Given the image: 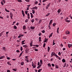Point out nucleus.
<instances>
[{
    "instance_id": "f257e3e1",
    "label": "nucleus",
    "mask_w": 72,
    "mask_h": 72,
    "mask_svg": "<svg viewBox=\"0 0 72 72\" xmlns=\"http://www.w3.org/2000/svg\"><path fill=\"white\" fill-rule=\"evenodd\" d=\"M51 55H53L54 56H55V57H56V58H59V56L57 55L54 52H51Z\"/></svg>"
},
{
    "instance_id": "f03ea898",
    "label": "nucleus",
    "mask_w": 72,
    "mask_h": 72,
    "mask_svg": "<svg viewBox=\"0 0 72 72\" xmlns=\"http://www.w3.org/2000/svg\"><path fill=\"white\" fill-rule=\"evenodd\" d=\"M22 13L23 17H24V16H25V14H24V11H23V10L22 11Z\"/></svg>"
},
{
    "instance_id": "7ed1b4c3",
    "label": "nucleus",
    "mask_w": 72,
    "mask_h": 72,
    "mask_svg": "<svg viewBox=\"0 0 72 72\" xmlns=\"http://www.w3.org/2000/svg\"><path fill=\"white\" fill-rule=\"evenodd\" d=\"M10 18H11V19H13V18H12V17H13V14H12V13H10Z\"/></svg>"
},
{
    "instance_id": "20e7f679",
    "label": "nucleus",
    "mask_w": 72,
    "mask_h": 72,
    "mask_svg": "<svg viewBox=\"0 0 72 72\" xmlns=\"http://www.w3.org/2000/svg\"><path fill=\"white\" fill-rule=\"evenodd\" d=\"M25 53L26 54H28V48H26L25 50Z\"/></svg>"
},
{
    "instance_id": "39448f33",
    "label": "nucleus",
    "mask_w": 72,
    "mask_h": 72,
    "mask_svg": "<svg viewBox=\"0 0 72 72\" xmlns=\"http://www.w3.org/2000/svg\"><path fill=\"white\" fill-rule=\"evenodd\" d=\"M53 22V20H51L50 22V23L49 24V25H51V24H52Z\"/></svg>"
},
{
    "instance_id": "423d86ee",
    "label": "nucleus",
    "mask_w": 72,
    "mask_h": 72,
    "mask_svg": "<svg viewBox=\"0 0 72 72\" xmlns=\"http://www.w3.org/2000/svg\"><path fill=\"white\" fill-rule=\"evenodd\" d=\"M25 40L22 41L21 42V44L24 45V44H25V43L24 42H25Z\"/></svg>"
},
{
    "instance_id": "0eeeda50",
    "label": "nucleus",
    "mask_w": 72,
    "mask_h": 72,
    "mask_svg": "<svg viewBox=\"0 0 72 72\" xmlns=\"http://www.w3.org/2000/svg\"><path fill=\"white\" fill-rule=\"evenodd\" d=\"M37 6H35V7H34L33 8H32V9H33V10H36V9H37Z\"/></svg>"
},
{
    "instance_id": "6e6552de",
    "label": "nucleus",
    "mask_w": 72,
    "mask_h": 72,
    "mask_svg": "<svg viewBox=\"0 0 72 72\" xmlns=\"http://www.w3.org/2000/svg\"><path fill=\"white\" fill-rule=\"evenodd\" d=\"M30 28L31 30H34V29L35 28V26H30Z\"/></svg>"
},
{
    "instance_id": "1a4fd4ad",
    "label": "nucleus",
    "mask_w": 72,
    "mask_h": 72,
    "mask_svg": "<svg viewBox=\"0 0 72 72\" xmlns=\"http://www.w3.org/2000/svg\"><path fill=\"white\" fill-rule=\"evenodd\" d=\"M27 15H28V19H30V15L29 13H28L27 14Z\"/></svg>"
},
{
    "instance_id": "9d476101",
    "label": "nucleus",
    "mask_w": 72,
    "mask_h": 72,
    "mask_svg": "<svg viewBox=\"0 0 72 72\" xmlns=\"http://www.w3.org/2000/svg\"><path fill=\"white\" fill-rule=\"evenodd\" d=\"M70 33L69 32V31H67L66 32V34L67 35H69Z\"/></svg>"
},
{
    "instance_id": "9b49d317",
    "label": "nucleus",
    "mask_w": 72,
    "mask_h": 72,
    "mask_svg": "<svg viewBox=\"0 0 72 72\" xmlns=\"http://www.w3.org/2000/svg\"><path fill=\"white\" fill-rule=\"evenodd\" d=\"M40 65H42V60H40Z\"/></svg>"
},
{
    "instance_id": "f8f14e48",
    "label": "nucleus",
    "mask_w": 72,
    "mask_h": 72,
    "mask_svg": "<svg viewBox=\"0 0 72 72\" xmlns=\"http://www.w3.org/2000/svg\"><path fill=\"white\" fill-rule=\"evenodd\" d=\"M21 66H23V65H24V62H21Z\"/></svg>"
},
{
    "instance_id": "ddd939ff",
    "label": "nucleus",
    "mask_w": 72,
    "mask_h": 72,
    "mask_svg": "<svg viewBox=\"0 0 72 72\" xmlns=\"http://www.w3.org/2000/svg\"><path fill=\"white\" fill-rule=\"evenodd\" d=\"M62 62L64 63H65L66 62V60L64 59L63 58L62 60Z\"/></svg>"
},
{
    "instance_id": "4468645a",
    "label": "nucleus",
    "mask_w": 72,
    "mask_h": 72,
    "mask_svg": "<svg viewBox=\"0 0 72 72\" xmlns=\"http://www.w3.org/2000/svg\"><path fill=\"white\" fill-rule=\"evenodd\" d=\"M50 50V47H48V52H49Z\"/></svg>"
},
{
    "instance_id": "2eb2a0df",
    "label": "nucleus",
    "mask_w": 72,
    "mask_h": 72,
    "mask_svg": "<svg viewBox=\"0 0 72 72\" xmlns=\"http://www.w3.org/2000/svg\"><path fill=\"white\" fill-rule=\"evenodd\" d=\"M5 58L4 56H2L1 57H0V59H3V58Z\"/></svg>"
},
{
    "instance_id": "dca6fc26",
    "label": "nucleus",
    "mask_w": 72,
    "mask_h": 72,
    "mask_svg": "<svg viewBox=\"0 0 72 72\" xmlns=\"http://www.w3.org/2000/svg\"><path fill=\"white\" fill-rule=\"evenodd\" d=\"M25 60L26 61V62H27V63H29V61L28 59H25Z\"/></svg>"
},
{
    "instance_id": "f3484780",
    "label": "nucleus",
    "mask_w": 72,
    "mask_h": 72,
    "mask_svg": "<svg viewBox=\"0 0 72 72\" xmlns=\"http://www.w3.org/2000/svg\"><path fill=\"white\" fill-rule=\"evenodd\" d=\"M3 50H4L5 51H6V49H5V47H3Z\"/></svg>"
},
{
    "instance_id": "a211bd4d",
    "label": "nucleus",
    "mask_w": 72,
    "mask_h": 72,
    "mask_svg": "<svg viewBox=\"0 0 72 72\" xmlns=\"http://www.w3.org/2000/svg\"><path fill=\"white\" fill-rule=\"evenodd\" d=\"M55 67L56 68H57V69H58V68H59V66H58V65H55Z\"/></svg>"
},
{
    "instance_id": "6ab92c4d",
    "label": "nucleus",
    "mask_w": 72,
    "mask_h": 72,
    "mask_svg": "<svg viewBox=\"0 0 72 72\" xmlns=\"http://www.w3.org/2000/svg\"><path fill=\"white\" fill-rule=\"evenodd\" d=\"M22 46L24 47V48H26L27 47V46L26 45H23Z\"/></svg>"
},
{
    "instance_id": "aec40b11",
    "label": "nucleus",
    "mask_w": 72,
    "mask_h": 72,
    "mask_svg": "<svg viewBox=\"0 0 72 72\" xmlns=\"http://www.w3.org/2000/svg\"><path fill=\"white\" fill-rule=\"evenodd\" d=\"M39 42H41V37H40L39 38Z\"/></svg>"
},
{
    "instance_id": "412c9836",
    "label": "nucleus",
    "mask_w": 72,
    "mask_h": 72,
    "mask_svg": "<svg viewBox=\"0 0 72 72\" xmlns=\"http://www.w3.org/2000/svg\"><path fill=\"white\" fill-rule=\"evenodd\" d=\"M31 21L32 23H33V22H35V19H33L32 20H31Z\"/></svg>"
},
{
    "instance_id": "4be33fe9",
    "label": "nucleus",
    "mask_w": 72,
    "mask_h": 72,
    "mask_svg": "<svg viewBox=\"0 0 72 72\" xmlns=\"http://www.w3.org/2000/svg\"><path fill=\"white\" fill-rule=\"evenodd\" d=\"M60 10V9H58V11L57 12L58 13H59L60 12H61V10Z\"/></svg>"
},
{
    "instance_id": "5701e85b",
    "label": "nucleus",
    "mask_w": 72,
    "mask_h": 72,
    "mask_svg": "<svg viewBox=\"0 0 72 72\" xmlns=\"http://www.w3.org/2000/svg\"><path fill=\"white\" fill-rule=\"evenodd\" d=\"M48 42V39L46 38H45V40L43 42Z\"/></svg>"
},
{
    "instance_id": "b1692460",
    "label": "nucleus",
    "mask_w": 72,
    "mask_h": 72,
    "mask_svg": "<svg viewBox=\"0 0 72 72\" xmlns=\"http://www.w3.org/2000/svg\"><path fill=\"white\" fill-rule=\"evenodd\" d=\"M13 28H14V29H15V30H17V27L16 26H14Z\"/></svg>"
},
{
    "instance_id": "393cba45",
    "label": "nucleus",
    "mask_w": 72,
    "mask_h": 72,
    "mask_svg": "<svg viewBox=\"0 0 72 72\" xmlns=\"http://www.w3.org/2000/svg\"><path fill=\"white\" fill-rule=\"evenodd\" d=\"M23 51H22V52L20 54L19 56V57H21L22 56V54H23Z\"/></svg>"
},
{
    "instance_id": "a878e982",
    "label": "nucleus",
    "mask_w": 72,
    "mask_h": 72,
    "mask_svg": "<svg viewBox=\"0 0 72 72\" xmlns=\"http://www.w3.org/2000/svg\"><path fill=\"white\" fill-rule=\"evenodd\" d=\"M32 41L31 42V43H30V46L31 47L32 46Z\"/></svg>"
},
{
    "instance_id": "bb28decb",
    "label": "nucleus",
    "mask_w": 72,
    "mask_h": 72,
    "mask_svg": "<svg viewBox=\"0 0 72 72\" xmlns=\"http://www.w3.org/2000/svg\"><path fill=\"white\" fill-rule=\"evenodd\" d=\"M26 26H24L23 27V29L24 30H26Z\"/></svg>"
},
{
    "instance_id": "cd10ccee",
    "label": "nucleus",
    "mask_w": 72,
    "mask_h": 72,
    "mask_svg": "<svg viewBox=\"0 0 72 72\" xmlns=\"http://www.w3.org/2000/svg\"><path fill=\"white\" fill-rule=\"evenodd\" d=\"M34 4L35 5H37V4H38V1H35V2H34Z\"/></svg>"
},
{
    "instance_id": "c85d7f7f",
    "label": "nucleus",
    "mask_w": 72,
    "mask_h": 72,
    "mask_svg": "<svg viewBox=\"0 0 72 72\" xmlns=\"http://www.w3.org/2000/svg\"><path fill=\"white\" fill-rule=\"evenodd\" d=\"M17 1L19 3H22V0H17Z\"/></svg>"
},
{
    "instance_id": "c756f323",
    "label": "nucleus",
    "mask_w": 72,
    "mask_h": 72,
    "mask_svg": "<svg viewBox=\"0 0 72 72\" xmlns=\"http://www.w3.org/2000/svg\"><path fill=\"white\" fill-rule=\"evenodd\" d=\"M32 10V13L33 14H35V10Z\"/></svg>"
},
{
    "instance_id": "7c9ffc66",
    "label": "nucleus",
    "mask_w": 72,
    "mask_h": 72,
    "mask_svg": "<svg viewBox=\"0 0 72 72\" xmlns=\"http://www.w3.org/2000/svg\"><path fill=\"white\" fill-rule=\"evenodd\" d=\"M7 63L9 65V66H11V65H12V64L10 63V62H8Z\"/></svg>"
},
{
    "instance_id": "2f4dec72",
    "label": "nucleus",
    "mask_w": 72,
    "mask_h": 72,
    "mask_svg": "<svg viewBox=\"0 0 72 72\" xmlns=\"http://www.w3.org/2000/svg\"><path fill=\"white\" fill-rule=\"evenodd\" d=\"M41 22H42V20H41V19H40L39 22V24H40V23Z\"/></svg>"
},
{
    "instance_id": "473e14b6",
    "label": "nucleus",
    "mask_w": 72,
    "mask_h": 72,
    "mask_svg": "<svg viewBox=\"0 0 72 72\" xmlns=\"http://www.w3.org/2000/svg\"><path fill=\"white\" fill-rule=\"evenodd\" d=\"M59 28H58L57 29V32L58 33H59Z\"/></svg>"
},
{
    "instance_id": "72a5a7b5",
    "label": "nucleus",
    "mask_w": 72,
    "mask_h": 72,
    "mask_svg": "<svg viewBox=\"0 0 72 72\" xmlns=\"http://www.w3.org/2000/svg\"><path fill=\"white\" fill-rule=\"evenodd\" d=\"M65 21L66 22H68V23H69V22H71V21L69 20H66Z\"/></svg>"
},
{
    "instance_id": "f704fd0d",
    "label": "nucleus",
    "mask_w": 72,
    "mask_h": 72,
    "mask_svg": "<svg viewBox=\"0 0 72 72\" xmlns=\"http://www.w3.org/2000/svg\"><path fill=\"white\" fill-rule=\"evenodd\" d=\"M41 65H39V66H38L37 67V69H39V68H40V67H41Z\"/></svg>"
},
{
    "instance_id": "c9c22d12",
    "label": "nucleus",
    "mask_w": 72,
    "mask_h": 72,
    "mask_svg": "<svg viewBox=\"0 0 72 72\" xmlns=\"http://www.w3.org/2000/svg\"><path fill=\"white\" fill-rule=\"evenodd\" d=\"M66 64H67V63H66V62L64 63V65L63 66V67L64 68L65 67H66Z\"/></svg>"
},
{
    "instance_id": "e433bc0d",
    "label": "nucleus",
    "mask_w": 72,
    "mask_h": 72,
    "mask_svg": "<svg viewBox=\"0 0 72 72\" xmlns=\"http://www.w3.org/2000/svg\"><path fill=\"white\" fill-rule=\"evenodd\" d=\"M13 71H15V72H16L17 71V69L15 68V69H12Z\"/></svg>"
},
{
    "instance_id": "4c0bfd02",
    "label": "nucleus",
    "mask_w": 72,
    "mask_h": 72,
    "mask_svg": "<svg viewBox=\"0 0 72 72\" xmlns=\"http://www.w3.org/2000/svg\"><path fill=\"white\" fill-rule=\"evenodd\" d=\"M56 23H53L52 25L54 27V26H55L56 25Z\"/></svg>"
},
{
    "instance_id": "58836bf2",
    "label": "nucleus",
    "mask_w": 72,
    "mask_h": 72,
    "mask_svg": "<svg viewBox=\"0 0 72 72\" xmlns=\"http://www.w3.org/2000/svg\"><path fill=\"white\" fill-rule=\"evenodd\" d=\"M52 35H53V33H51L50 34V35L49 36V38H50V37H51V36H52Z\"/></svg>"
},
{
    "instance_id": "ea45409f",
    "label": "nucleus",
    "mask_w": 72,
    "mask_h": 72,
    "mask_svg": "<svg viewBox=\"0 0 72 72\" xmlns=\"http://www.w3.org/2000/svg\"><path fill=\"white\" fill-rule=\"evenodd\" d=\"M5 10L7 12H9L10 11L7 10L6 8H5Z\"/></svg>"
},
{
    "instance_id": "a19ab883",
    "label": "nucleus",
    "mask_w": 72,
    "mask_h": 72,
    "mask_svg": "<svg viewBox=\"0 0 72 72\" xmlns=\"http://www.w3.org/2000/svg\"><path fill=\"white\" fill-rule=\"evenodd\" d=\"M42 69H39L38 70V72H41V71L42 70Z\"/></svg>"
},
{
    "instance_id": "79ce46f5",
    "label": "nucleus",
    "mask_w": 72,
    "mask_h": 72,
    "mask_svg": "<svg viewBox=\"0 0 72 72\" xmlns=\"http://www.w3.org/2000/svg\"><path fill=\"white\" fill-rule=\"evenodd\" d=\"M48 28L49 29V30H50V29H51V27L50 26V25H48Z\"/></svg>"
},
{
    "instance_id": "37998d69",
    "label": "nucleus",
    "mask_w": 72,
    "mask_h": 72,
    "mask_svg": "<svg viewBox=\"0 0 72 72\" xmlns=\"http://www.w3.org/2000/svg\"><path fill=\"white\" fill-rule=\"evenodd\" d=\"M55 41V40H53V45H54L55 44V43L54 42Z\"/></svg>"
},
{
    "instance_id": "c03bdc74",
    "label": "nucleus",
    "mask_w": 72,
    "mask_h": 72,
    "mask_svg": "<svg viewBox=\"0 0 72 72\" xmlns=\"http://www.w3.org/2000/svg\"><path fill=\"white\" fill-rule=\"evenodd\" d=\"M28 21H29V20L27 19L25 21V22L26 23H27V22H28Z\"/></svg>"
},
{
    "instance_id": "a18cd8bd",
    "label": "nucleus",
    "mask_w": 72,
    "mask_h": 72,
    "mask_svg": "<svg viewBox=\"0 0 72 72\" xmlns=\"http://www.w3.org/2000/svg\"><path fill=\"white\" fill-rule=\"evenodd\" d=\"M3 32H2L0 34V37H1L2 36V35H3Z\"/></svg>"
},
{
    "instance_id": "49530a36",
    "label": "nucleus",
    "mask_w": 72,
    "mask_h": 72,
    "mask_svg": "<svg viewBox=\"0 0 72 72\" xmlns=\"http://www.w3.org/2000/svg\"><path fill=\"white\" fill-rule=\"evenodd\" d=\"M43 33H45V30H42L41 31Z\"/></svg>"
},
{
    "instance_id": "de8ad7c7",
    "label": "nucleus",
    "mask_w": 72,
    "mask_h": 72,
    "mask_svg": "<svg viewBox=\"0 0 72 72\" xmlns=\"http://www.w3.org/2000/svg\"><path fill=\"white\" fill-rule=\"evenodd\" d=\"M48 65L49 66V67H51V64H50V63H49L48 64Z\"/></svg>"
},
{
    "instance_id": "09e8293b",
    "label": "nucleus",
    "mask_w": 72,
    "mask_h": 72,
    "mask_svg": "<svg viewBox=\"0 0 72 72\" xmlns=\"http://www.w3.org/2000/svg\"><path fill=\"white\" fill-rule=\"evenodd\" d=\"M50 13H48V14H46V17H47L48 16H49V15H50Z\"/></svg>"
},
{
    "instance_id": "8fccbe9b",
    "label": "nucleus",
    "mask_w": 72,
    "mask_h": 72,
    "mask_svg": "<svg viewBox=\"0 0 72 72\" xmlns=\"http://www.w3.org/2000/svg\"><path fill=\"white\" fill-rule=\"evenodd\" d=\"M68 47L69 48H71V45H70V44H68Z\"/></svg>"
},
{
    "instance_id": "3c124183",
    "label": "nucleus",
    "mask_w": 72,
    "mask_h": 72,
    "mask_svg": "<svg viewBox=\"0 0 72 72\" xmlns=\"http://www.w3.org/2000/svg\"><path fill=\"white\" fill-rule=\"evenodd\" d=\"M46 45V44L45 43H44L43 44V46L44 48H45V47Z\"/></svg>"
},
{
    "instance_id": "603ef678",
    "label": "nucleus",
    "mask_w": 72,
    "mask_h": 72,
    "mask_svg": "<svg viewBox=\"0 0 72 72\" xmlns=\"http://www.w3.org/2000/svg\"><path fill=\"white\" fill-rule=\"evenodd\" d=\"M50 3H49V4H48L47 6V7H48H48H49L50 6Z\"/></svg>"
},
{
    "instance_id": "864d4df0",
    "label": "nucleus",
    "mask_w": 72,
    "mask_h": 72,
    "mask_svg": "<svg viewBox=\"0 0 72 72\" xmlns=\"http://www.w3.org/2000/svg\"><path fill=\"white\" fill-rule=\"evenodd\" d=\"M21 37V34H20L19 35V36H18V38H20Z\"/></svg>"
},
{
    "instance_id": "5fc2aeb1",
    "label": "nucleus",
    "mask_w": 72,
    "mask_h": 72,
    "mask_svg": "<svg viewBox=\"0 0 72 72\" xmlns=\"http://www.w3.org/2000/svg\"><path fill=\"white\" fill-rule=\"evenodd\" d=\"M25 1H26V2H28V3H29L30 2V0H24Z\"/></svg>"
},
{
    "instance_id": "6e6d98bb",
    "label": "nucleus",
    "mask_w": 72,
    "mask_h": 72,
    "mask_svg": "<svg viewBox=\"0 0 72 72\" xmlns=\"http://www.w3.org/2000/svg\"><path fill=\"white\" fill-rule=\"evenodd\" d=\"M36 67V65H34V66H33V68H35Z\"/></svg>"
},
{
    "instance_id": "4d7b16f0",
    "label": "nucleus",
    "mask_w": 72,
    "mask_h": 72,
    "mask_svg": "<svg viewBox=\"0 0 72 72\" xmlns=\"http://www.w3.org/2000/svg\"><path fill=\"white\" fill-rule=\"evenodd\" d=\"M20 50L21 51H22V50H23V48H22V47H21L20 48Z\"/></svg>"
},
{
    "instance_id": "13d9d810",
    "label": "nucleus",
    "mask_w": 72,
    "mask_h": 72,
    "mask_svg": "<svg viewBox=\"0 0 72 72\" xmlns=\"http://www.w3.org/2000/svg\"><path fill=\"white\" fill-rule=\"evenodd\" d=\"M58 54L59 55H61V53H60V52H59Z\"/></svg>"
},
{
    "instance_id": "bf43d9fd",
    "label": "nucleus",
    "mask_w": 72,
    "mask_h": 72,
    "mask_svg": "<svg viewBox=\"0 0 72 72\" xmlns=\"http://www.w3.org/2000/svg\"><path fill=\"white\" fill-rule=\"evenodd\" d=\"M28 56H26L25 57V58L26 59H28Z\"/></svg>"
},
{
    "instance_id": "052dcab7",
    "label": "nucleus",
    "mask_w": 72,
    "mask_h": 72,
    "mask_svg": "<svg viewBox=\"0 0 72 72\" xmlns=\"http://www.w3.org/2000/svg\"><path fill=\"white\" fill-rule=\"evenodd\" d=\"M51 66L52 67H54L55 66V65L54 64H52Z\"/></svg>"
},
{
    "instance_id": "680f3d73",
    "label": "nucleus",
    "mask_w": 72,
    "mask_h": 72,
    "mask_svg": "<svg viewBox=\"0 0 72 72\" xmlns=\"http://www.w3.org/2000/svg\"><path fill=\"white\" fill-rule=\"evenodd\" d=\"M39 36H41V33H40L39 34H38Z\"/></svg>"
},
{
    "instance_id": "e2e57ef3",
    "label": "nucleus",
    "mask_w": 72,
    "mask_h": 72,
    "mask_svg": "<svg viewBox=\"0 0 72 72\" xmlns=\"http://www.w3.org/2000/svg\"><path fill=\"white\" fill-rule=\"evenodd\" d=\"M35 46H36V47H37V48H38V47H39V45H35Z\"/></svg>"
},
{
    "instance_id": "0e129e2a",
    "label": "nucleus",
    "mask_w": 72,
    "mask_h": 72,
    "mask_svg": "<svg viewBox=\"0 0 72 72\" xmlns=\"http://www.w3.org/2000/svg\"><path fill=\"white\" fill-rule=\"evenodd\" d=\"M30 14L31 15V16H32V15H33V14L32 13H30Z\"/></svg>"
},
{
    "instance_id": "69168bd1",
    "label": "nucleus",
    "mask_w": 72,
    "mask_h": 72,
    "mask_svg": "<svg viewBox=\"0 0 72 72\" xmlns=\"http://www.w3.org/2000/svg\"><path fill=\"white\" fill-rule=\"evenodd\" d=\"M38 66H40V62H38L37 63Z\"/></svg>"
},
{
    "instance_id": "338daca9",
    "label": "nucleus",
    "mask_w": 72,
    "mask_h": 72,
    "mask_svg": "<svg viewBox=\"0 0 72 72\" xmlns=\"http://www.w3.org/2000/svg\"><path fill=\"white\" fill-rule=\"evenodd\" d=\"M34 50L35 51H38V49H35Z\"/></svg>"
},
{
    "instance_id": "774afa93",
    "label": "nucleus",
    "mask_w": 72,
    "mask_h": 72,
    "mask_svg": "<svg viewBox=\"0 0 72 72\" xmlns=\"http://www.w3.org/2000/svg\"><path fill=\"white\" fill-rule=\"evenodd\" d=\"M7 72H10V71L9 70H8Z\"/></svg>"
}]
</instances>
